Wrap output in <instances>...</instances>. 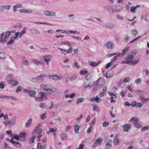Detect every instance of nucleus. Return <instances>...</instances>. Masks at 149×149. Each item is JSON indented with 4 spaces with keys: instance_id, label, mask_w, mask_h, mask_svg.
Returning <instances> with one entry per match:
<instances>
[{
    "instance_id": "1",
    "label": "nucleus",
    "mask_w": 149,
    "mask_h": 149,
    "mask_svg": "<svg viewBox=\"0 0 149 149\" xmlns=\"http://www.w3.org/2000/svg\"><path fill=\"white\" fill-rule=\"evenodd\" d=\"M14 75L12 74H10L7 76L6 79L8 84L13 86L17 85L18 84V82L16 80H14L12 78Z\"/></svg>"
},
{
    "instance_id": "2",
    "label": "nucleus",
    "mask_w": 149,
    "mask_h": 149,
    "mask_svg": "<svg viewBox=\"0 0 149 149\" xmlns=\"http://www.w3.org/2000/svg\"><path fill=\"white\" fill-rule=\"evenodd\" d=\"M16 120V117L14 116L8 121H4L3 122V123L6 127H7L8 125H9L10 126H13L15 124Z\"/></svg>"
},
{
    "instance_id": "3",
    "label": "nucleus",
    "mask_w": 149,
    "mask_h": 149,
    "mask_svg": "<svg viewBox=\"0 0 149 149\" xmlns=\"http://www.w3.org/2000/svg\"><path fill=\"white\" fill-rule=\"evenodd\" d=\"M39 94L40 95V97H35L36 101L41 102L43 101V100H46L47 99V97L45 96L44 93L42 92H40Z\"/></svg>"
},
{
    "instance_id": "4",
    "label": "nucleus",
    "mask_w": 149,
    "mask_h": 149,
    "mask_svg": "<svg viewBox=\"0 0 149 149\" xmlns=\"http://www.w3.org/2000/svg\"><path fill=\"white\" fill-rule=\"evenodd\" d=\"M139 59H138L136 61L131 60L127 61H123L122 62V63L123 64H128L131 65H134L139 63Z\"/></svg>"
},
{
    "instance_id": "5",
    "label": "nucleus",
    "mask_w": 149,
    "mask_h": 149,
    "mask_svg": "<svg viewBox=\"0 0 149 149\" xmlns=\"http://www.w3.org/2000/svg\"><path fill=\"white\" fill-rule=\"evenodd\" d=\"M97 81V84L99 88H102L104 84L105 80L103 78H101L98 79Z\"/></svg>"
},
{
    "instance_id": "6",
    "label": "nucleus",
    "mask_w": 149,
    "mask_h": 149,
    "mask_svg": "<svg viewBox=\"0 0 149 149\" xmlns=\"http://www.w3.org/2000/svg\"><path fill=\"white\" fill-rule=\"evenodd\" d=\"M47 76L49 79L54 80H59L62 78L61 77L56 74L54 75H48Z\"/></svg>"
},
{
    "instance_id": "7",
    "label": "nucleus",
    "mask_w": 149,
    "mask_h": 149,
    "mask_svg": "<svg viewBox=\"0 0 149 149\" xmlns=\"http://www.w3.org/2000/svg\"><path fill=\"white\" fill-rule=\"evenodd\" d=\"M105 26L108 29H112L115 28L116 26V25L114 23L109 22L106 23L105 24Z\"/></svg>"
},
{
    "instance_id": "8",
    "label": "nucleus",
    "mask_w": 149,
    "mask_h": 149,
    "mask_svg": "<svg viewBox=\"0 0 149 149\" xmlns=\"http://www.w3.org/2000/svg\"><path fill=\"white\" fill-rule=\"evenodd\" d=\"M50 87H52V85L49 84H42L40 85V88L46 91L49 88H50Z\"/></svg>"
},
{
    "instance_id": "9",
    "label": "nucleus",
    "mask_w": 149,
    "mask_h": 149,
    "mask_svg": "<svg viewBox=\"0 0 149 149\" xmlns=\"http://www.w3.org/2000/svg\"><path fill=\"white\" fill-rule=\"evenodd\" d=\"M104 46L107 47L108 49H113L114 48V44L112 42L110 41L107 42Z\"/></svg>"
},
{
    "instance_id": "10",
    "label": "nucleus",
    "mask_w": 149,
    "mask_h": 149,
    "mask_svg": "<svg viewBox=\"0 0 149 149\" xmlns=\"http://www.w3.org/2000/svg\"><path fill=\"white\" fill-rule=\"evenodd\" d=\"M44 14L47 16H55L56 13L54 12H51L49 10H46L44 11Z\"/></svg>"
},
{
    "instance_id": "11",
    "label": "nucleus",
    "mask_w": 149,
    "mask_h": 149,
    "mask_svg": "<svg viewBox=\"0 0 149 149\" xmlns=\"http://www.w3.org/2000/svg\"><path fill=\"white\" fill-rule=\"evenodd\" d=\"M11 6L10 5H2L0 6V10L1 12H3L5 10H10Z\"/></svg>"
},
{
    "instance_id": "12",
    "label": "nucleus",
    "mask_w": 149,
    "mask_h": 149,
    "mask_svg": "<svg viewBox=\"0 0 149 149\" xmlns=\"http://www.w3.org/2000/svg\"><path fill=\"white\" fill-rule=\"evenodd\" d=\"M13 139L14 138L13 137L9 141L12 143L16 147L20 148L22 145L19 143L15 141H13Z\"/></svg>"
},
{
    "instance_id": "13",
    "label": "nucleus",
    "mask_w": 149,
    "mask_h": 149,
    "mask_svg": "<svg viewBox=\"0 0 149 149\" xmlns=\"http://www.w3.org/2000/svg\"><path fill=\"white\" fill-rule=\"evenodd\" d=\"M132 127V125L130 124H127L126 125H124L123 126V131L127 132Z\"/></svg>"
},
{
    "instance_id": "14",
    "label": "nucleus",
    "mask_w": 149,
    "mask_h": 149,
    "mask_svg": "<svg viewBox=\"0 0 149 149\" xmlns=\"http://www.w3.org/2000/svg\"><path fill=\"white\" fill-rule=\"evenodd\" d=\"M101 63V61H99L96 63L94 61H89L88 64L92 67H96Z\"/></svg>"
},
{
    "instance_id": "15",
    "label": "nucleus",
    "mask_w": 149,
    "mask_h": 149,
    "mask_svg": "<svg viewBox=\"0 0 149 149\" xmlns=\"http://www.w3.org/2000/svg\"><path fill=\"white\" fill-rule=\"evenodd\" d=\"M114 8H115V6H109L107 5L106 6L104 7V8L107 11L110 12L112 11L113 12V9Z\"/></svg>"
},
{
    "instance_id": "16",
    "label": "nucleus",
    "mask_w": 149,
    "mask_h": 149,
    "mask_svg": "<svg viewBox=\"0 0 149 149\" xmlns=\"http://www.w3.org/2000/svg\"><path fill=\"white\" fill-rule=\"evenodd\" d=\"M113 144L116 146L119 145L120 143V141L118 139V136H115L113 141Z\"/></svg>"
},
{
    "instance_id": "17",
    "label": "nucleus",
    "mask_w": 149,
    "mask_h": 149,
    "mask_svg": "<svg viewBox=\"0 0 149 149\" xmlns=\"http://www.w3.org/2000/svg\"><path fill=\"white\" fill-rule=\"evenodd\" d=\"M30 32L32 34L35 35H38L40 33V31L36 29H31Z\"/></svg>"
},
{
    "instance_id": "18",
    "label": "nucleus",
    "mask_w": 149,
    "mask_h": 149,
    "mask_svg": "<svg viewBox=\"0 0 149 149\" xmlns=\"http://www.w3.org/2000/svg\"><path fill=\"white\" fill-rule=\"evenodd\" d=\"M139 99L141 101L142 103H146L149 100V97L146 98L144 97V96H141L139 97Z\"/></svg>"
},
{
    "instance_id": "19",
    "label": "nucleus",
    "mask_w": 149,
    "mask_h": 149,
    "mask_svg": "<svg viewBox=\"0 0 149 149\" xmlns=\"http://www.w3.org/2000/svg\"><path fill=\"white\" fill-rule=\"evenodd\" d=\"M122 9L123 7L120 6H117L116 7L115 6V8H114L113 9V12H120L122 10Z\"/></svg>"
},
{
    "instance_id": "20",
    "label": "nucleus",
    "mask_w": 149,
    "mask_h": 149,
    "mask_svg": "<svg viewBox=\"0 0 149 149\" xmlns=\"http://www.w3.org/2000/svg\"><path fill=\"white\" fill-rule=\"evenodd\" d=\"M113 73L112 72L111 73H109V71H108L106 73H104V75L107 78H109L112 77L113 76Z\"/></svg>"
},
{
    "instance_id": "21",
    "label": "nucleus",
    "mask_w": 149,
    "mask_h": 149,
    "mask_svg": "<svg viewBox=\"0 0 149 149\" xmlns=\"http://www.w3.org/2000/svg\"><path fill=\"white\" fill-rule=\"evenodd\" d=\"M7 56V54L4 52H0V59H5Z\"/></svg>"
},
{
    "instance_id": "22",
    "label": "nucleus",
    "mask_w": 149,
    "mask_h": 149,
    "mask_svg": "<svg viewBox=\"0 0 149 149\" xmlns=\"http://www.w3.org/2000/svg\"><path fill=\"white\" fill-rule=\"evenodd\" d=\"M36 91H35L31 90L29 94V95L31 97H33L36 96Z\"/></svg>"
},
{
    "instance_id": "23",
    "label": "nucleus",
    "mask_w": 149,
    "mask_h": 149,
    "mask_svg": "<svg viewBox=\"0 0 149 149\" xmlns=\"http://www.w3.org/2000/svg\"><path fill=\"white\" fill-rule=\"evenodd\" d=\"M42 58L45 61L46 60H49L51 59V55H46L45 56L42 57Z\"/></svg>"
},
{
    "instance_id": "24",
    "label": "nucleus",
    "mask_w": 149,
    "mask_h": 149,
    "mask_svg": "<svg viewBox=\"0 0 149 149\" xmlns=\"http://www.w3.org/2000/svg\"><path fill=\"white\" fill-rule=\"evenodd\" d=\"M4 34V32H3L0 35V42H4L6 41V39L5 38H3Z\"/></svg>"
},
{
    "instance_id": "25",
    "label": "nucleus",
    "mask_w": 149,
    "mask_h": 149,
    "mask_svg": "<svg viewBox=\"0 0 149 149\" xmlns=\"http://www.w3.org/2000/svg\"><path fill=\"white\" fill-rule=\"evenodd\" d=\"M35 132L36 134H41L42 132V130L40 128H36L35 130Z\"/></svg>"
},
{
    "instance_id": "26",
    "label": "nucleus",
    "mask_w": 149,
    "mask_h": 149,
    "mask_svg": "<svg viewBox=\"0 0 149 149\" xmlns=\"http://www.w3.org/2000/svg\"><path fill=\"white\" fill-rule=\"evenodd\" d=\"M84 98H79L77 99L76 103L77 104H78L79 103H82L84 101Z\"/></svg>"
},
{
    "instance_id": "27",
    "label": "nucleus",
    "mask_w": 149,
    "mask_h": 149,
    "mask_svg": "<svg viewBox=\"0 0 149 149\" xmlns=\"http://www.w3.org/2000/svg\"><path fill=\"white\" fill-rule=\"evenodd\" d=\"M129 47L125 48L122 51V53H120V56H123L125 54L126 52L128 51Z\"/></svg>"
},
{
    "instance_id": "28",
    "label": "nucleus",
    "mask_w": 149,
    "mask_h": 149,
    "mask_svg": "<svg viewBox=\"0 0 149 149\" xmlns=\"http://www.w3.org/2000/svg\"><path fill=\"white\" fill-rule=\"evenodd\" d=\"M57 130V129L56 128H50L49 129V130L47 132V134H49L50 132H55Z\"/></svg>"
},
{
    "instance_id": "29",
    "label": "nucleus",
    "mask_w": 149,
    "mask_h": 149,
    "mask_svg": "<svg viewBox=\"0 0 149 149\" xmlns=\"http://www.w3.org/2000/svg\"><path fill=\"white\" fill-rule=\"evenodd\" d=\"M134 57L133 55L130 54L128 55V54H127V56L126 57L125 59L126 60H131Z\"/></svg>"
},
{
    "instance_id": "30",
    "label": "nucleus",
    "mask_w": 149,
    "mask_h": 149,
    "mask_svg": "<svg viewBox=\"0 0 149 149\" xmlns=\"http://www.w3.org/2000/svg\"><path fill=\"white\" fill-rule=\"evenodd\" d=\"M80 128L79 126L77 125H75L74 128V131L75 133L77 134L79 132V129Z\"/></svg>"
},
{
    "instance_id": "31",
    "label": "nucleus",
    "mask_w": 149,
    "mask_h": 149,
    "mask_svg": "<svg viewBox=\"0 0 149 149\" xmlns=\"http://www.w3.org/2000/svg\"><path fill=\"white\" fill-rule=\"evenodd\" d=\"M53 86L52 85V87H50V88H49L46 91H47V93L49 94H52L54 92L53 89H52Z\"/></svg>"
},
{
    "instance_id": "32",
    "label": "nucleus",
    "mask_w": 149,
    "mask_h": 149,
    "mask_svg": "<svg viewBox=\"0 0 149 149\" xmlns=\"http://www.w3.org/2000/svg\"><path fill=\"white\" fill-rule=\"evenodd\" d=\"M120 56V53H119L116 56H115L111 60V61H112V62H113V61H116L117 60V58L119 57Z\"/></svg>"
},
{
    "instance_id": "33",
    "label": "nucleus",
    "mask_w": 149,
    "mask_h": 149,
    "mask_svg": "<svg viewBox=\"0 0 149 149\" xmlns=\"http://www.w3.org/2000/svg\"><path fill=\"white\" fill-rule=\"evenodd\" d=\"M39 107L40 108H45L47 109L48 108L47 106L43 103H41L39 105Z\"/></svg>"
},
{
    "instance_id": "34",
    "label": "nucleus",
    "mask_w": 149,
    "mask_h": 149,
    "mask_svg": "<svg viewBox=\"0 0 149 149\" xmlns=\"http://www.w3.org/2000/svg\"><path fill=\"white\" fill-rule=\"evenodd\" d=\"M139 120V118L136 117H133L131 118L130 120L129 121H134V122H138Z\"/></svg>"
},
{
    "instance_id": "35",
    "label": "nucleus",
    "mask_w": 149,
    "mask_h": 149,
    "mask_svg": "<svg viewBox=\"0 0 149 149\" xmlns=\"http://www.w3.org/2000/svg\"><path fill=\"white\" fill-rule=\"evenodd\" d=\"M68 45L69 46H70V44L69 42H68L67 41H64L61 42L59 44V45Z\"/></svg>"
},
{
    "instance_id": "36",
    "label": "nucleus",
    "mask_w": 149,
    "mask_h": 149,
    "mask_svg": "<svg viewBox=\"0 0 149 149\" xmlns=\"http://www.w3.org/2000/svg\"><path fill=\"white\" fill-rule=\"evenodd\" d=\"M26 28L25 27L24 29L20 33V35L19 36V38H21V37L23 36L24 34H25L26 33Z\"/></svg>"
},
{
    "instance_id": "37",
    "label": "nucleus",
    "mask_w": 149,
    "mask_h": 149,
    "mask_svg": "<svg viewBox=\"0 0 149 149\" xmlns=\"http://www.w3.org/2000/svg\"><path fill=\"white\" fill-rule=\"evenodd\" d=\"M32 120L31 118H30L28 120L27 122L26 123V127H28L31 125L32 123Z\"/></svg>"
},
{
    "instance_id": "38",
    "label": "nucleus",
    "mask_w": 149,
    "mask_h": 149,
    "mask_svg": "<svg viewBox=\"0 0 149 149\" xmlns=\"http://www.w3.org/2000/svg\"><path fill=\"white\" fill-rule=\"evenodd\" d=\"M31 61L33 63L36 65H38L40 63V61H39L36 59H33Z\"/></svg>"
},
{
    "instance_id": "39",
    "label": "nucleus",
    "mask_w": 149,
    "mask_h": 149,
    "mask_svg": "<svg viewBox=\"0 0 149 149\" xmlns=\"http://www.w3.org/2000/svg\"><path fill=\"white\" fill-rule=\"evenodd\" d=\"M36 137V135H34L29 139V141L30 143H32L34 142Z\"/></svg>"
},
{
    "instance_id": "40",
    "label": "nucleus",
    "mask_w": 149,
    "mask_h": 149,
    "mask_svg": "<svg viewBox=\"0 0 149 149\" xmlns=\"http://www.w3.org/2000/svg\"><path fill=\"white\" fill-rule=\"evenodd\" d=\"M61 139L63 140L66 139L67 137V135L64 133H63L61 135Z\"/></svg>"
},
{
    "instance_id": "41",
    "label": "nucleus",
    "mask_w": 149,
    "mask_h": 149,
    "mask_svg": "<svg viewBox=\"0 0 149 149\" xmlns=\"http://www.w3.org/2000/svg\"><path fill=\"white\" fill-rule=\"evenodd\" d=\"M133 124L136 127L139 128L141 126V125L138 123V122H134L133 123Z\"/></svg>"
},
{
    "instance_id": "42",
    "label": "nucleus",
    "mask_w": 149,
    "mask_h": 149,
    "mask_svg": "<svg viewBox=\"0 0 149 149\" xmlns=\"http://www.w3.org/2000/svg\"><path fill=\"white\" fill-rule=\"evenodd\" d=\"M5 34L6 35L4 36V38H6V39L10 36L11 35V34L9 32V31H6L5 33Z\"/></svg>"
},
{
    "instance_id": "43",
    "label": "nucleus",
    "mask_w": 149,
    "mask_h": 149,
    "mask_svg": "<svg viewBox=\"0 0 149 149\" xmlns=\"http://www.w3.org/2000/svg\"><path fill=\"white\" fill-rule=\"evenodd\" d=\"M132 33L134 36H135L138 34V31L136 29H134L132 31Z\"/></svg>"
},
{
    "instance_id": "44",
    "label": "nucleus",
    "mask_w": 149,
    "mask_h": 149,
    "mask_svg": "<svg viewBox=\"0 0 149 149\" xmlns=\"http://www.w3.org/2000/svg\"><path fill=\"white\" fill-rule=\"evenodd\" d=\"M33 23H36V24H46V25H51L48 23H46V22H33Z\"/></svg>"
},
{
    "instance_id": "45",
    "label": "nucleus",
    "mask_w": 149,
    "mask_h": 149,
    "mask_svg": "<svg viewBox=\"0 0 149 149\" xmlns=\"http://www.w3.org/2000/svg\"><path fill=\"white\" fill-rule=\"evenodd\" d=\"M102 141V139L100 138H99L95 141L94 143L95 144H99L101 143Z\"/></svg>"
},
{
    "instance_id": "46",
    "label": "nucleus",
    "mask_w": 149,
    "mask_h": 149,
    "mask_svg": "<svg viewBox=\"0 0 149 149\" xmlns=\"http://www.w3.org/2000/svg\"><path fill=\"white\" fill-rule=\"evenodd\" d=\"M22 90V87L21 86H19L17 87L15 91V92L18 93L20 92Z\"/></svg>"
},
{
    "instance_id": "47",
    "label": "nucleus",
    "mask_w": 149,
    "mask_h": 149,
    "mask_svg": "<svg viewBox=\"0 0 149 149\" xmlns=\"http://www.w3.org/2000/svg\"><path fill=\"white\" fill-rule=\"evenodd\" d=\"M109 123L108 122L105 121L102 123V125L104 127H106L108 126L109 125Z\"/></svg>"
},
{
    "instance_id": "48",
    "label": "nucleus",
    "mask_w": 149,
    "mask_h": 149,
    "mask_svg": "<svg viewBox=\"0 0 149 149\" xmlns=\"http://www.w3.org/2000/svg\"><path fill=\"white\" fill-rule=\"evenodd\" d=\"M21 64L23 65H29V63L28 61L26 60H25L22 62V63Z\"/></svg>"
},
{
    "instance_id": "49",
    "label": "nucleus",
    "mask_w": 149,
    "mask_h": 149,
    "mask_svg": "<svg viewBox=\"0 0 149 149\" xmlns=\"http://www.w3.org/2000/svg\"><path fill=\"white\" fill-rule=\"evenodd\" d=\"M80 74L81 75H85L88 73V71L86 70H81L79 72Z\"/></svg>"
},
{
    "instance_id": "50",
    "label": "nucleus",
    "mask_w": 149,
    "mask_h": 149,
    "mask_svg": "<svg viewBox=\"0 0 149 149\" xmlns=\"http://www.w3.org/2000/svg\"><path fill=\"white\" fill-rule=\"evenodd\" d=\"M111 143H109V142H107L106 144V147L107 148L109 149L112 147Z\"/></svg>"
},
{
    "instance_id": "51",
    "label": "nucleus",
    "mask_w": 149,
    "mask_h": 149,
    "mask_svg": "<svg viewBox=\"0 0 149 149\" xmlns=\"http://www.w3.org/2000/svg\"><path fill=\"white\" fill-rule=\"evenodd\" d=\"M26 135L25 133H21L19 134V137L20 138H23Z\"/></svg>"
},
{
    "instance_id": "52",
    "label": "nucleus",
    "mask_w": 149,
    "mask_h": 149,
    "mask_svg": "<svg viewBox=\"0 0 149 149\" xmlns=\"http://www.w3.org/2000/svg\"><path fill=\"white\" fill-rule=\"evenodd\" d=\"M46 113L45 112V113L42 114L40 118L42 120H44L45 118H46L47 117L46 116Z\"/></svg>"
},
{
    "instance_id": "53",
    "label": "nucleus",
    "mask_w": 149,
    "mask_h": 149,
    "mask_svg": "<svg viewBox=\"0 0 149 149\" xmlns=\"http://www.w3.org/2000/svg\"><path fill=\"white\" fill-rule=\"evenodd\" d=\"M73 67L74 68L76 67L78 69L79 68L80 66L78 65V63L77 62H75L73 63Z\"/></svg>"
},
{
    "instance_id": "54",
    "label": "nucleus",
    "mask_w": 149,
    "mask_h": 149,
    "mask_svg": "<svg viewBox=\"0 0 149 149\" xmlns=\"http://www.w3.org/2000/svg\"><path fill=\"white\" fill-rule=\"evenodd\" d=\"M37 77L39 78H45L46 77V76L43 74H41L40 75L37 76Z\"/></svg>"
},
{
    "instance_id": "55",
    "label": "nucleus",
    "mask_w": 149,
    "mask_h": 149,
    "mask_svg": "<svg viewBox=\"0 0 149 149\" xmlns=\"http://www.w3.org/2000/svg\"><path fill=\"white\" fill-rule=\"evenodd\" d=\"M141 78H139L137 79L135 81V83L136 84H140L141 81Z\"/></svg>"
},
{
    "instance_id": "56",
    "label": "nucleus",
    "mask_w": 149,
    "mask_h": 149,
    "mask_svg": "<svg viewBox=\"0 0 149 149\" xmlns=\"http://www.w3.org/2000/svg\"><path fill=\"white\" fill-rule=\"evenodd\" d=\"M4 81H1L0 82V88L2 89L4 88L5 85Z\"/></svg>"
},
{
    "instance_id": "57",
    "label": "nucleus",
    "mask_w": 149,
    "mask_h": 149,
    "mask_svg": "<svg viewBox=\"0 0 149 149\" xmlns=\"http://www.w3.org/2000/svg\"><path fill=\"white\" fill-rule=\"evenodd\" d=\"M137 102L135 101H133L131 104V106L133 107H136Z\"/></svg>"
},
{
    "instance_id": "58",
    "label": "nucleus",
    "mask_w": 149,
    "mask_h": 149,
    "mask_svg": "<svg viewBox=\"0 0 149 149\" xmlns=\"http://www.w3.org/2000/svg\"><path fill=\"white\" fill-rule=\"evenodd\" d=\"M39 78L37 77L36 78H33L31 79V81L33 82H37L38 81V78Z\"/></svg>"
},
{
    "instance_id": "59",
    "label": "nucleus",
    "mask_w": 149,
    "mask_h": 149,
    "mask_svg": "<svg viewBox=\"0 0 149 149\" xmlns=\"http://www.w3.org/2000/svg\"><path fill=\"white\" fill-rule=\"evenodd\" d=\"M96 121V119L95 118L90 123V126H92H92L93 125Z\"/></svg>"
},
{
    "instance_id": "60",
    "label": "nucleus",
    "mask_w": 149,
    "mask_h": 149,
    "mask_svg": "<svg viewBox=\"0 0 149 149\" xmlns=\"http://www.w3.org/2000/svg\"><path fill=\"white\" fill-rule=\"evenodd\" d=\"M19 136L18 135H15L14 137V139H15L16 141H18L19 140H21V139H19Z\"/></svg>"
},
{
    "instance_id": "61",
    "label": "nucleus",
    "mask_w": 149,
    "mask_h": 149,
    "mask_svg": "<svg viewBox=\"0 0 149 149\" xmlns=\"http://www.w3.org/2000/svg\"><path fill=\"white\" fill-rule=\"evenodd\" d=\"M91 77L92 76L91 74L89 73L87 75L86 79L87 80L90 79L91 78Z\"/></svg>"
},
{
    "instance_id": "62",
    "label": "nucleus",
    "mask_w": 149,
    "mask_h": 149,
    "mask_svg": "<svg viewBox=\"0 0 149 149\" xmlns=\"http://www.w3.org/2000/svg\"><path fill=\"white\" fill-rule=\"evenodd\" d=\"M129 39V37L128 36H125V37L123 42H127V40Z\"/></svg>"
},
{
    "instance_id": "63",
    "label": "nucleus",
    "mask_w": 149,
    "mask_h": 149,
    "mask_svg": "<svg viewBox=\"0 0 149 149\" xmlns=\"http://www.w3.org/2000/svg\"><path fill=\"white\" fill-rule=\"evenodd\" d=\"M112 61H111L110 62H109V63L107 64L106 65V66L105 67V68H109L111 66V65L112 64Z\"/></svg>"
},
{
    "instance_id": "64",
    "label": "nucleus",
    "mask_w": 149,
    "mask_h": 149,
    "mask_svg": "<svg viewBox=\"0 0 149 149\" xmlns=\"http://www.w3.org/2000/svg\"><path fill=\"white\" fill-rule=\"evenodd\" d=\"M130 10L131 12H132L134 13H135V9L134 8V6H132V7H131Z\"/></svg>"
}]
</instances>
